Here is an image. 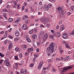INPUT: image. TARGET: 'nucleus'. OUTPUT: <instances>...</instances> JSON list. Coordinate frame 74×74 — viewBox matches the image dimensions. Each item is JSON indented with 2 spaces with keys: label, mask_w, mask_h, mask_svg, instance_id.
<instances>
[{
  "label": "nucleus",
  "mask_w": 74,
  "mask_h": 74,
  "mask_svg": "<svg viewBox=\"0 0 74 74\" xmlns=\"http://www.w3.org/2000/svg\"><path fill=\"white\" fill-rule=\"evenodd\" d=\"M69 58H70V57L69 56L66 57L65 58V59H64V60L65 61H66L67 60H69Z\"/></svg>",
  "instance_id": "obj_20"
},
{
  "label": "nucleus",
  "mask_w": 74,
  "mask_h": 74,
  "mask_svg": "<svg viewBox=\"0 0 74 74\" xmlns=\"http://www.w3.org/2000/svg\"><path fill=\"white\" fill-rule=\"evenodd\" d=\"M73 67V66H69L67 67H64L63 68H62L60 70V71L61 72V74H64V72H65L68 69H70Z\"/></svg>",
  "instance_id": "obj_2"
},
{
  "label": "nucleus",
  "mask_w": 74,
  "mask_h": 74,
  "mask_svg": "<svg viewBox=\"0 0 74 74\" xmlns=\"http://www.w3.org/2000/svg\"><path fill=\"white\" fill-rule=\"evenodd\" d=\"M20 6V5L19 4H18V6H17V8L18 9V10H19V6Z\"/></svg>",
  "instance_id": "obj_61"
},
{
  "label": "nucleus",
  "mask_w": 74,
  "mask_h": 74,
  "mask_svg": "<svg viewBox=\"0 0 74 74\" xmlns=\"http://www.w3.org/2000/svg\"><path fill=\"white\" fill-rule=\"evenodd\" d=\"M19 40V38L18 37V38H15L14 39V40L16 41H18V40Z\"/></svg>",
  "instance_id": "obj_30"
},
{
  "label": "nucleus",
  "mask_w": 74,
  "mask_h": 74,
  "mask_svg": "<svg viewBox=\"0 0 74 74\" xmlns=\"http://www.w3.org/2000/svg\"><path fill=\"white\" fill-rule=\"evenodd\" d=\"M52 71H54V72H56V69H52Z\"/></svg>",
  "instance_id": "obj_58"
},
{
  "label": "nucleus",
  "mask_w": 74,
  "mask_h": 74,
  "mask_svg": "<svg viewBox=\"0 0 74 74\" xmlns=\"http://www.w3.org/2000/svg\"><path fill=\"white\" fill-rule=\"evenodd\" d=\"M34 56H36V57L37 58V57H38V54H35L34 55Z\"/></svg>",
  "instance_id": "obj_59"
},
{
  "label": "nucleus",
  "mask_w": 74,
  "mask_h": 74,
  "mask_svg": "<svg viewBox=\"0 0 74 74\" xmlns=\"http://www.w3.org/2000/svg\"><path fill=\"white\" fill-rule=\"evenodd\" d=\"M26 40L28 42H31V40H30V38L28 37H27Z\"/></svg>",
  "instance_id": "obj_18"
},
{
  "label": "nucleus",
  "mask_w": 74,
  "mask_h": 74,
  "mask_svg": "<svg viewBox=\"0 0 74 74\" xmlns=\"http://www.w3.org/2000/svg\"><path fill=\"white\" fill-rule=\"evenodd\" d=\"M25 71L23 70V69H22L20 71V74H23V73H24Z\"/></svg>",
  "instance_id": "obj_22"
},
{
  "label": "nucleus",
  "mask_w": 74,
  "mask_h": 74,
  "mask_svg": "<svg viewBox=\"0 0 74 74\" xmlns=\"http://www.w3.org/2000/svg\"><path fill=\"white\" fill-rule=\"evenodd\" d=\"M47 6L49 8H51V7L52 6V5L51 3H49L47 5Z\"/></svg>",
  "instance_id": "obj_24"
},
{
  "label": "nucleus",
  "mask_w": 74,
  "mask_h": 74,
  "mask_svg": "<svg viewBox=\"0 0 74 74\" xmlns=\"http://www.w3.org/2000/svg\"><path fill=\"white\" fill-rule=\"evenodd\" d=\"M63 30H64V26L63 25H62L60 27V31L62 32V31H63Z\"/></svg>",
  "instance_id": "obj_8"
},
{
  "label": "nucleus",
  "mask_w": 74,
  "mask_h": 74,
  "mask_svg": "<svg viewBox=\"0 0 74 74\" xmlns=\"http://www.w3.org/2000/svg\"><path fill=\"white\" fill-rule=\"evenodd\" d=\"M43 9L45 11H48L49 10V8L48 7V5H46L43 6Z\"/></svg>",
  "instance_id": "obj_4"
},
{
  "label": "nucleus",
  "mask_w": 74,
  "mask_h": 74,
  "mask_svg": "<svg viewBox=\"0 0 74 74\" xmlns=\"http://www.w3.org/2000/svg\"><path fill=\"white\" fill-rule=\"evenodd\" d=\"M62 37L63 38H64L65 39H66V38H67V34H64L63 35Z\"/></svg>",
  "instance_id": "obj_11"
},
{
  "label": "nucleus",
  "mask_w": 74,
  "mask_h": 74,
  "mask_svg": "<svg viewBox=\"0 0 74 74\" xmlns=\"http://www.w3.org/2000/svg\"><path fill=\"white\" fill-rule=\"evenodd\" d=\"M18 64L17 63H16V64H15L14 65V69H17L18 67Z\"/></svg>",
  "instance_id": "obj_12"
},
{
  "label": "nucleus",
  "mask_w": 74,
  "mask_h": 74,
  "mask_svg": "<svg viewBox=\"0 0 74 74\" xmlns=\"http://www.w3.org/2000/svg\"><path fill=\"white\" fill-rule=\"evenodd\" d=\"M71 8L72 11H74V6H73L71 7Z\"/></svg>",
  "instance_id": "obj_35"
},
{
  "label": "nucleus",
  "mask_w": 74,
  "mask_h": 74,
  "mask_svg": "<svg viewBox=\"0 0 74 74\" xmlns=\"http://www.w3.org/2000/svg\"><path fill=\"white\" fill-rule=\"evenodd\" d=\"M32 37L33 39H36V38H37V36L36 34L33 35L32 36Z\"/></svg>",
  "instance_id": "obj_15"
},
{
  "label": "nucleus",
  "mask_w": 74,
  "mask_h": 74,
  "mask_svg": "<svg viewBox=\"0 0 74 74\" xmlns=\"http://www.w3.org/2000/svg\"><path fill=\"white\" fill-rule=\"evenodd\" d=\"M49 1H51V2H53V3H55V1L54 0H49Z\"/></svg>",
  "instance_id": "obj_50"
},
{
  "label": "nucleus",
  "mask_w": 74,
  "mask_h": 74,
  "mask_svg": "<svg viewBox=\"0 0 74 74\" xmlns=\"http://www.w3.org/2000/svg\"><path fill=\"white\" fill-rule=\"evenodd\" d=\"M33 48H29L28 49V51H33Z\"/></svg>",
  "instance_id": "obj_32"
},
{
  "label": "nucleus",
  "mask_w": 74,
  "mask_h": 74,
  "mask_svg": "<svg viewBox=\"0 0 74 74\" xmlns=\"http://www.w3.org/2000/svg\"><path fill=\"white\" fill-rule=\"evenodd\" d=\"M39 50H40V49H37L36 50V52H38L39 51Z\"/></svg>",
  "instance_id": "obj_63"
},
{
  "label": "nucleus",
  "mask_w": 74,
  "mask_h": 74,
  "mask_svg": "<svg viewBox=\"0 0 74 74\" xmlns=\"http://www.w3.org/2000/svg\"><path fill=\"white\" fill-rule=\"evenodd\" d=\"M40 36L42 37L43 36H44V32L43 31H41L40 33Z\"/></svg>",
  "instance_id": "obj_13"
},
{
  "label": "nucleus",
  "mask_w": 74,
  "mask_h": 74,
  "mask_svg": "<svg viewBox=\"0 0 74 74\" xmlns=\"http://www.w3.org/2000/svg\"><path fill=\"white\" fill-rule=\"evenodd\" d=\"M19 19H17L15 21V23H18L19 22Z\"/></svg>",
  "instance_id": "obj_60"
},
{
  "label": "nucleus",
  "mask_w": 74,
  "mask_h": 74,
  "mask_svg": "<svg viewBox=\"0 0 74 74\" xmlns=\"http://www.w3.org/2000/svg\"><path fill=\"white\" fill-rule=\"evenodd\" d=\"M55 47V44L53 42H51L49 45V47L47 48V53L48 56H51V53L53 52V48Z\"/></svg>",
  "instance_id": "obj_1"
},
{
  "label": "nucleus",
  "mask_w": 74,
  "mask_h": 74,
  "mask_svg": "<svg viewBox=\"0 0 74 74\" xmlns=\"http://www.w3.org/2000/svg\"><path fill=\"white\" fill-rule=\"evenodd\" d=\"M15 51H16L17 52H19L20 51L19 50V48L18 47H16L15 49Z\"/></svg>",
  "instance_id": "obj_25"
},
{
  "label": "nucleus",
  "mask_w": 74,
  "mask_h": 74,
  "mask_svg": "<svg viewBox=\"0 0 74 74\" xmlns=\"http://www.w3.org/2000/svg\"><path fill=\"white\" fill-rule=\"evenodd\" d=\"M65 46L66 48H70V47L69 46V44H68V43H65Z\"/></svg>",
  "instance_id": "obj_23"
},
{
  "label": "nucleus",
  "mask_w": 74,
  "mask_h": 74,
  "mask_svg": "<svg viewBox=\"0 0 74 74\" xmlns=\"http://www.w3.org/2000/svg\"><path fill=\"white\" fill-rule=\"evenodd\" d=\"M5 33L6 35H5V36H4V38H6L7 37V36L8 34V32H7V31H5Z\"/></svg>",
  "instance_id": "obj_28"
},
{
  "label": "nucleus",
  "mask_w": 74,
  "mask_h": 74,
  "mask_svg": "<svg viewBox=\"0 0 74 74\" xmlns=\"http://www.w3.org/2000/svg\"><path fill=\"white\" fill-rule=\"evenodd\" d=\"M14 58L15 59H16V60H18V58L17 56H15Z\"/></svg>",
  "instance_id": "obj_57"
},
{
  "label": "nucleus",
  "mask_w": 74,
  "mask_h": 74,
  "mask_svg": "<svg viewBox=\"0 0 74 74\" xmlns=\"http://www.w3.org/2000/svg\"><path fill=\"white\" fill-rule=\"evenodd\" d=\"M24 74H28V72L26 69H25L24 70Z\"/></svg>",
  "instance_id": "obj_26"
},
{
  "label": "nucleus",
  "mask_w": 74,
  "mask_h": 74,
  "mask_svg": "<svg viewBox=\"0 0 74 74\" xmlns=\"http://www.w3.org/2000/svg\"><path fill=\"white\" fill-rule=\"evenodd\" d=\"M42 67V66H41L40 65H39V66L38 67V70H40L41 68Z\"/></svg>",
  "instance_id": "obj_43"
},
{
  "label": "nucleus",
  "mask_w": 74,
  "mask_h": 74,
  "mask_svg": "<svg viewBox=\"0 0 74 74\" xmlns=\"http://www.w3.org/2000/svg\"><path fill=\"white\" fill-rule=\"evenodd\" d=\"M27 46L26 45H24L23 46V50H26V48Z\"/></svg>",
  "instance_id": "obj_21"
},
{
  "label": "nucleus",
  "mask_w": 74,
  "mask_h": 74,
  "mask_svg": "<svg viewBox=\"0 0 74 74\" xmlns=\"http://www.w3.org/2000/svg\"><path fill=\"white\" fill-rule=\"evenodd\" d=\"M4 34V31H2L1 32H0V34Z\"/></svg>",
  "instance_id": "obj_62"
},
{
  "label": "nucleus",
  "mask_w": 74,
  "mask_h": 74,
  "mask_svg": "<svg viewBox=\"0 0 74 74\" xmlns=\"http://www.w3.org/2000/svg\"><path fill=\"white\" fill-rule=\"evenodd\" d=\"M20 58H22V53H21L19 54Z\"/></svg>",
  "instance_id": "obj_38"
},
{
  "label": "nucleus",
  "mask_w": 74,
  "mask_h": 74,
  "mask_svg": "<svg viewBox=\"0 0 74 74\" xmlns=\"http://www.w3.org/2000/svg\"><path fill=\"white\" fill-rule=\"evenodd\" d=\"M40 21L41 22H45V17L40 18Z\"/></svg>",
  "instance_id": "obj_7"
},
{
  "label": "nucleus",
  "mask_w": 74,
  "mask_h": 74,
  "mask_svg": "<svg viewBox=\"0 0 74 74\" xmlns=\"http://www.w3.org/2000/svg\"><path fill=\"white\" fill-rule=\"evenodd\" d=\"M33 30L32 29L31 30H30V31H29V33L30 34H32L33 33Z\"/></svg>",
  "instance_id": "obj_29"
},
{
  "label": "nucleus",
  "mask_w": 74,
  "mask_h": 74,
  "mask_svg": "<svg viewBox=\"0 0 74 74\" xmlns=\"http://www.w3.org/2000/svg\"><path fill=\"white\" fill-rule=\"evenodd\" d=\"M71 12H68L67 13V15L68 16H69V15H71Z\"/></svg>",
  "instance_id": "obj_44"
},
{
  "label": "nucleus",
  "mask_w": 74,
  "mask_h": 74,
  "mask_svg": "<svg viewBox=\"0 0 74 74\" xmlns=\"http://www.w3.org/2000/svg\"><path fill=\"white\" fill-rule=\"evenodd\" d=\"M39 4L40 5H42V2L41 1H40L39 3Z\"/></svg>",
  "instance_id": "obj_64"
},
{
  "label": "nucleus",
  "mask_w": 74,
  "mask_h": 74,
  "mask_svg": "<svg viewBox=\"0 0 74 74\" xmlns=\"http://www.w3.org/2000/svg\"><path fill=\"white\" fill-rule=\"evenodd\" d=\"M27 18H28V16L26 15H25L23 18V19L24 20H25L26 19H27Z\"/></svg>",
  "instance_id": "obj_19"
},
{
  "label": "nucleus",
  "mask_w": 74,
  "mask_h": 74,
  "mask_svg": "<svg viewBox=\"0 0 74 74\" xmlns=\"http://www.w3.org/2000/svg\"><path fill=\"white\" fill-rule=\"evenodd\" d=\"M43 64V61H41L40 62L39 64V66H42V64Z\"/></svg>",
  "instance_id": "obj_33"
},
{
  "label": "nucleus",
  "mask_w": 74,
  "mask_h": 74,
  "mask_svg": "<svg viewBox=\"0 0 74 74\" xmlns=\"http://www.w3.org/2000/svg\"><path fill=\"white\" fill-rule=\"evenodd\" d=\"M34 65V64H33V63H32V64H31L30 66V67H33V66Z\"/></svg>",
  "instance_id": "obj_54"
},
{
  "label": "nucleus",
  "mask_w": 74,
  "mask_h": 74,
  "mask_svg": "<svg viewBox=\"0 0 74 74\" xmlns=\"http://www.w3.org/2000/svg\"><path fill=\"white\" fill-rule=\"evenodd\" d=\"M8 37L10 38H11L12 39V36L10 35L8 36Z\"/></svg>",
  "instance_id": "obj_51"
},
{
  "label": "nucleus",
  "mask_w": 74,
  "mask_h": 74,
  "mask_svg": "<svg viewBox=\"0 0 74 74\" xmlns=\"http://www.w3.org/2000/svg\"><path fill=\"white\" fill-rule=\"evenodd\" d=\"M25 12H27L28 11V8H26L25 11Z\"/></svg>",
  "instance_id": "obj_53"
},
{
  "label": "nucleus",
  "mask_w": 74,
  "mask_h": 74,
  "mask_svg": "<svg viewBox=\"0 0 74 74\" xmlns=\"http://www.w3.org/2000/svg\"><path fill=\"white\" fill-rule=\"evenodd\" d=\"M57 10H62V8L59 7H58Z\"/></svg>",
  "instance_id": "obj_42"
},
{
  "label": "nucleus",
  "mask_w": 74,
  "mask_h": 74,
  "mask_svg": "<svg viewBox=\"0 0 74 74\" xmlns=\"http://www.w3.org/2000/svg\"><path fill=\"white\" fill-rule=\"evenodd\" d=\"M8 21L9 22H12L13 21V19L12 18H10L8 19Z\"/></svg>",
  "instance_id": "obj_34"
},
{
  "label": "nucleus",
  "mask_w": 74,
  "mask_h": 74,
  "mask_svg": "<svg viewBox=\"0 0 74 74\" xmlns=\"http://www.w3.org/2000/svg\"><path fill=\"white\" fill-rule=\"evenodd\" d=\"M56 60H60V58H58L56 59Z\"/></svg>",
  "instance_id": "obj_55"
},
{
  "label": "nucleus",
  "mask_w": 74,
  "mask_h": 74,
  "mask_svg": "<svg viewBox=\"0 0 74 74\" xmlns=\"http://www.w3.org/2000/svg\"><path fill=\"white\" fill-rule=\"evenodd\" d=\"M34 29L35 32H36V33L37 32V29H36V28H34Z\"/></svg>",
  "instance_id": "obj_52"
},
{
  "label": "nucleus",
  "mask_w": 74,
  "mask_h": 74,
  "mask_svg": "<svg viewBox=\"0 0 74 74\" xmlns=\"http://www.w3.org/2000/svg\"><path fill=\"white\" fill-rule=\"evenodd\" d=\"M22 29L23 30H27L28 29V28H27V25H23L22 26Z\"/></svg>",
  "instance_id": "obj_5"
},
{
  "label": "nucleus",
  "mask_w": 74,
  "mask_h": 74,
  "mask_svg": "<svg viewBox=\"0 0 74 74\" xmlns=\"http://www.w3.org/2000/svg\"><path fill=\"white\" fill-rule=\"evenodd\" d=\"M14 4V5L13 6V8H16V5L18 4L17 2H16V1H14L13 2Z\"/></svg>",
  "instance_id": "obj_16"
},
{
  "label": "nucleus",
  "mask_w": 74,
  "mask_h": 74,
  "mask_svg": "<svg viewBox=\"0 0 74 74\" xmlns=\"http://www.w3.org/2000/svg\"><path fill=\"white\" fill-rule=\"evenodd\" d=\"M22 11H24V10L25 9V6H23L22 7Z\"/></svg>",
  "instance_id": "obj_49"
},
{
  "label": "nucleus",
  "mask_w": 74,
  "mask_h": 74,
  "mask_svg": "<svg viewBox=\"0 0 74 74\" xmlns=\"http://www.w3.org/2000/svg\"><path fill=\"white\" fill-rule=\"evenodd\" d=\"M0 56L1 57H4V54H1V53H0Z\"/></svg>",
  "instance_id": "obj_46"
},
{
  "label": "nucleus",
  "mask_w": 74,
  "mask_h": 74,
  "mask_svg": "<svg viewBox=\"0 0 74 74\" xmlns=\"http://www.w3.org/2000/svg\"><path fill=\"white\" fill-rule=\"evenodd\" d=\"M15 35L16 36L18 37L19 36V35H20V33H19V32L18 31H16L15 32Z\"/></svg>",
  "instance_id": "obj_10"
},
{
  "label": "nucleus",
  "mask_w": 74,
  "mask_h": 74,
  "mask_svg": "<svg viewBox=\"0 0 74 74\" xmlns=\"http://www.w3.org/2000/svg\"><path fill=\"white\" fill-rule=\"evenodd\" d=\"M11 55V53L9 51H8L6 53V56L7 57H8V56H9L10 55Z\"/></svg>",
  "instance_id": "obj_14"
},
{
  "label": "nucleus",
  "mask_w": 74,
  "mask_h": 74,
  "mask_svg": "<svg viewBox=\"0 0 74 74\" xmlns=\"http://www.w3.org/2000/svg\"><path fill=\"white\" fill-rule=\"evenodd\" d=\"M29 20H27L25 21V23L26 24H27V23H29Z\"/></svg>",
  "instance_id": "obj_39"
},
{
  "label": "nucleus",
  "mask_w": 74,
  "mask_h": 74,
  "mask_svg": "<svg viewBox=\"0 0 74 74\" xmlns=\"http://www.w3.org/2000/svg\"><path fill=\"white\" fill-rule=\"evenodd\" d=\"M44 37L47 38H48V35L47 34H45L44 35Z\"/></svg>",
  "instance_id": "obj_27"
},
{
  "label": "nucleus",
  "mask_w": 74,
  "mask_h": 74,
  "mask_svg": "<svg viewBox=\"0 0 74 74\" xmlns=\"http://www.w3.org/2000/svg\"><path fill=\"white\" fill-rule=\"evenodd\" d=\"M37 44L38 46H39L40 45V42H37Z\"/></svg>",
  "instance_id": "obj_40"
},
{
  "label": "nucleus",
  "mask_w": 74,
  "mask_h": 74,
  "mask_svg": "<svg viewBox=\"0 0 74 74\" xmlns=\"http://www.w3.org/2000/svg\"><path fill=\"white\" fill-rule=\"evenodd\" d=\"M46 68H43L41 72V74H45Z\"/></svg>",
  "instance_id": "obj_9"
},
{
  "label": "nucleus",
  "mask_w": 74,
  "mask_h": 74,
  "mask_svg": "<svg viewBox=\"0 0 74 74\" xmlns=\"http://www.w3.org/2000/svg\"><path fill=\"white\" fill-rule=\"evenodd\" d=\"M4 63L7 66H10V63L8 58H7L6 60L4 61Z\"/></svg>",
  "instance_id": "obj_3"
},
{
  "label": "nucleus",
  "mask_w": 74,
  "mask_h": 74,
  "mask_svg": "<svg viewBox=\"0 0 74 74\" xmlns=\"http://www.w3.org/2000/svg\"><path fill=\"white\" fill-rule=\"evenodd\" d=\"M47 38H45V37H44V36H43V40L44 41H46V40H47Z\"/></svg>",
  "instance_id": "obj_36"
},
{
  "label": "nucleus",
  "mask_w": 74,
  "mask_h": 74,
  "mask_svg": "<svg viewBox=\"0 0 74 74\" xmlns=\"http://www.w3.org/2000/svg\"><path fill=\"white\" fill-rule=\"evenodd\" d=\"M53 35H49V38H50L52 39L53 38Z\"/></svg>",
  "instance_id": "obj_37"
},
{
  "label": "nucleus",
  "mask_w": 74,
  "mask_h": 74,
  "mask_svg": "<svg viewBox=\"0 0 74 74\" xmlns=\"http://www.w3.org/2000/svg\"><path fill=\"white\" fill-rule=\"evenodd\" d=\"M3 12H7V9H4L3 10Z\"/></svg>",
  "instance_id": "obj_41"
},
{
  "label": "nucleus",
  "mask_w": 74,
  "mask_h": 74,
  "mask_svg": "<svg viewBox=\"0 0 74 74\" xmlns=\"http://www.w3.org/2000/svg\"><path fill=\"white\" fill-rule=\"evenodd\" d=\"M62 20H60L59 21V24L61 25L62 24Z\"/></svg>",
  "instance_id": "obj_45"
},
{
  "label": "nucleus",
  "mask_w": 74,
  "mask_h": 74,
  "mask_svg": "<svg viewBox=\"0 0 74 74\" xmlns=\"http://www.w3.org/2000/svg\"><path fill=\"white\" fill-rule=\"evenodd\" d=\"M60 26L59 25H57L56 27V28L57 29H59Z\"/></svg>",
  "instance_id": "obj_48"
},
{
  "label": "nucleus",
  "mask_w": 74,
  "mask_h": 74,
  "mask_svg": "<svg viewBox=\"0 0 74 74\" xmlns=\"http://www.w3.org/2000/svg\"><path fill=\"white\" fill-rule=\"evenodd\" d=\"M3 62V60H1L0 61V63L1 64Z\"/></svg>",
  "instance_id": "obj_56"
},
{
  "label": "nucleus",
  "mask_w": 74,
  "mask_h": 74,
  "mask_svg": "<svg viewBox=\"0 0 74 74\" xmlns=\"http://www.w3.org/2000/svg\"><path fill=\"white\" fill-rule=\"evenodd\" d=\"M12 43L11 42H10L8 47V49L9 50H11V49H12Z\"/></svg>",
  "instance_id": "obj_6"
},
{
  "label": "nucleus",
  "mask_w": 74,
  "mask_h": 74,
  "mask_svg": "<svg viewBox=\"0 0 74 74\" xmlns=\"http://www.w3.org/2000/svg\"><path fill=\"white\" fill-rule=\"evenodd\" d=\"M57 37H60V36H61V35H60V32H57Z\"/></svg>",
  "instance_id": "obj_17"
},
{
  "label": "nucleus",
  "mask_w": 74,
  "mask_h": 74,
  "mask_svg": "<svg viewBox=\"0 0 74 74\" xmlns=\"http://www.w3.org/2000/svg\"><path fill=\"white\" fill-rule=\"evenodd\" d=\"M3 15V16L4 17H5V18H6V19H7V17H6V15H7V14L4 13Z\"/></svg>",
  "instance_id": "obj_31"
},
{
  "label": "nucleus",
  "mask_w": 74,
  "mask_h": 74,
  "mask_svg": "<svg viewBox=\"0 0 74 74\" xmlns=\"http://www.w3.org/2000/svg\"><path fill=\"white\" fill-rule=\"evenodd\" d=\"M24 6H26L27 5V2H25L24 4Z\"/></svg>",
  "instance_id": "obj_47"
}]
</instances>
